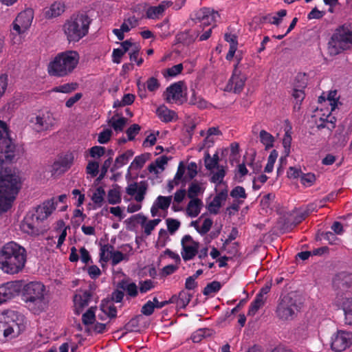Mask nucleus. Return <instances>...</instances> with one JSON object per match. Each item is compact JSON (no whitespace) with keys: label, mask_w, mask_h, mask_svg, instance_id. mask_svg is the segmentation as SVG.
I'll use <instances>...</instances> for the list:
<instances>
[{"label":"nucleus","mask_w":352,"mask_h":352,"mask_svg":"<svg viewBox=\"0 0 352 352\" xmlns=\"http://www.w3.org/2000/svg\"><path fill=\"white\" fill-rule=\"evenodd\" d=\"M22 155V149L10 138L7 124L0 120V214L11 208L23 183L21 175L11 173L5 164L17 162Z\"/></svg>","instance_id":"f257e3e1"},{"label":"nucleus","mask_w":352,"mask_h":352,"mask_svg":"<svg viewBox=\"0 0 352 352\" xmlns=\"http://www.w3.org/2000/svg\"><path fill=\"white\" fill-rule=\"evenodd\" d=\"M27 261L25 249L11 241L6 243L0 250V270L7 274H17L23 271Z\"/></svg>","instance_id":"f03ea898"},{"label":"nucleus","mask_w":352,"mask_h":352,"mask_svg":"<svg viewBox=\"0 0 352 352\" xmlns=\"http://www.w3.org/2000/svg\"><path fill=\"white\" fill-rule=\"evenodd\" d=\"M79 54L74 50L60 52L49 63L48 74L52 76L65 77L71 74L78 65Z\"/></svg>","instance_id":"7ed1b4c3"},{"label":"nucleus","mask_w":352,"mask_h":352,"mask_svg":"<svg viewBox=\"0 0 352 352\" xmlns=\"http://www.w3.org/2000/svg\"><path fill=\"white\" fill-rule=\"evenodd\" d=\"M91 19L85 13L73 14L63 25V31L69 43H76L87 35Z\"/></svg>","instance_id":"20e7f679"},{"label":"nucleus","mask_w":352,"mask_h":352,"mask_svg":"<svg viewBox=\"0 0 352 352\" xmlns=\"http://www.w3.org/2000/svg\"><path fill=\"white\" fill-rule=\"evenodd\" d=\"M45 286L41 282H30L23 290V300L29 309L37 314L45 310L47 305Z\"/></svg>","instance_id":"39448f33"},{"label":"nucleus","mask_w":352,"mask_h":352,"mask_svg":"<svg viewBox=\"0 0 352 352\" xmlns=\"http://www.w3.org/2000/svg\"><path fill=\"white\" fill-rule=\"evenodd\" d=\"M352 49V22L346 23L337 28L329 43V50L332 54Z\"/></svg>","instance_id":"423d86ee"},{"label":"nucleus","mask_w":352,"mask_h":352,"mask_svg":"<svg viewBox=\"0 0 352 352\" xmlns=\"http://www.w3.org/2000/svg\"><path fill=\"white\" fill-rule=\"evenodd\" d=\"M301 304L298 295L294 293L288 294L280 299L276 310V315L283 320H292L299 311Z\"/></svg>","instance_id":"0eeeda50"},{"label":"nucleus","mask_w":352,"mask_h":352,"mask_svg":"<svg viewBox=\"0 0 352 352\" xmlns=\"http://www.w3.org/2000/svg\"><path fill=\"white\" fill-rule=\"evenodd\" d=\"M8 341L17 338L25 329L23 316L14 311L1 313Z\"/></svg>","instance_id":"6e6552de"},{"label":"nucleus","mask_w":352,"mask_h":352,"mask_svg":"<svg viewBox=\"0 0 352 352\" xmlns=\"http://www.w3.org/2000/svg\"><path fill=\"white\" fill-rule=\"evenodd\" d=\"M338 94L336 90L331 91L327 96V99H324L323 97L319 98V101H324V103L329 104L331 107L330 110L327 111V113H323L322 116L320 117V123H317L318 129L327 128L329 129H332L335 127L334 122L333 120H329V118L331 116V111H333L338 104Z\"/></svg>","instance_id":"1a4fd4ad"},{"label":"nucleus","mask_w":352,"mask_h":352,"mask_svg":"<svg viewBox=\"0 0 352 352\" xmlns=\"http://www.w3.org/2000/svg\"><path fill=\"white\" fill-rule=\"evenodd\" d=\"M186 87L183 81L175 82L166 88V100L169 103L182 104L186 101Z\"/></svg>","instance_id":"9d476101"},{"label":"nucleus","mask_w":352,"mask_h":352,"mask_svg":"<svg viewBox=\"0 0 352 352\" xmlns=\"http://www.w3.org/2000/svg\"><path fill=\"white\" fill-rule=\"evenodd\" d=\"M34 16V10L27 8L20 12L13 21L12 27L19 33H26L30 28Z\"/></svg>","instance_id":"9b49d317"},{"label":"nucleus","mask_w":352,"mask_h":352,"mask_svg":"<svg viewBox=\"0 0 352 352\" xmlns=\"http://www.w3.org/2000/svg\"><path fill=\"white\" fill-rule=\"evenodd\" d=\"M352 345V332L339 330L331 337V347L336 352H341Z\"/></svg>","instance_id":"f8f14e48"},{"label":"nucleus","mask_w":352,"mask_h":352,"mask_svg":"<svg viewBox=\"0 0 352 352\" xmlns=\"http://www.w3.org/2000/svg\"><path fill=\"white\" fill-rule=\"evenodd\" d=\"M21 230L31 236H38L43 233L42 222L34 214H28L21 223Z\"/></svg>","instance_id":"ddd939ff"},{"label":"nucleus","mask_w":352,"mask_h":352,"mask_svg":"<svg viewBox=\"0 0 352 352\" xmlns=\"http://www.w3.org/2000/svg\"><path fill=\"white\" fill-rule=\"evenodd\" d=\"M333 285L337 291L336 296L339 294L352 296V274L346 272L338 274L333 280Z\"/></svg>","instance_id":"4468645a"},{"label":"nucleus","mask_w":352,"mask_h":352,"mask_svg":"<svg viewBox=\"0 0 352 352\" xmlns=\"http://www.w3.org/2000/svg\"><path fill=\"white\" fill-rule=\"evenodd\" d=\"M181 254L184 261L192 259L198 253L199 243L189 234L184 235L181 240Z\"/></svg>","instance_id":"2eb2a0df"},{"label":"nucleus","mask_w":352,"mask_h":352,"mask_svg":"<svg viewBox=\"0 0 352 352\" xmlns=\"http://www.w3.org/2000/svg\"><path fill=\"white\" fill-rule=\"evenodd\" d=\"M30 122L38 132L50 130L56 124L54 117L50 112L32 118Z\"/></svg>","instance_id":"dca6fc26"},{"label":"nucleus","mask_w":352,"mask_h":352,"mask_svg":"<svg viewBox=\"0 0 352 352\" xmlns=\"http://www.w3.org/2000/svg\"><path fill=\"white\" fill-rule=\"evenodd\" d=\"M335 304L344 311L345 324L352 326V296L339 294L334 300Z\"/></svg>","instance_id":"f3484780"},{"label":"nucleus","mask_w":352,"mask_h":352,"mask_svg":"<svg viewBox=\"0 0 352 352\" xmlns=\"http://www.w3.org/2000/svg\"><path fill=\"white\" fill-rule=\"evenodd\" d=\"M74 161V156L72 153L60 156L52 165V175H59L65 173L71 168Z\"/></svg>","instance_id":"a211bd4d"},{"label":"nucleus","mask_w":352,"mask_h":352,"mask_svg":"<svg viewBox=\"0 0 352 352\" xmlns=\"http://www.w3.org/2000/svg\"><path fill=\"white\" fill-rule=\"evenodd\" d=\"M22 288L21 281H10L0 285V304L18 295Z\"/></svg>","instance_id":"6ab92c4d"},{"label":"nucleus","mask_w":352,"mask_h":352,"mask_svg":"<svg viewBox=\"0 0 352 352\" xmlns=\"http://www.w3.org/2000/svg\"><path fill=\"white\" fill-rule=\"evenodd\" d=\"M211 33L212 28L210 25H202L200 26V23H196V27L193 30L182 33L178 36V39H184V36L190 34V38L186 43H190L197 37H199V41H206L210 36Z\"/></svg>","instance_id":"aec40b11"},{"label":"nucleus","mask_w":352,"mask_h":352,"mask_svg":"<svg viewBox=\"0 0 352 352\" xmlns=\"http://www.w3.org/2000/svg\"><path fill=\"white\" fill-rule=\"evenodd\" d=\"M218 16L217 12L208 8H202L192 14V19L195 21V23H200V26L202 25H210Z\"/></svg>","instance_id":"412c9836"},{"label":"nucleus","mask_w":352,"mask_h":352,"mask_svg":"<svg viewBox=\"0 0 352 352\" xmlns=\"http://www.w3.org/2000/svg\"><path fill=\"white\" fill-rule=\"evenodd\" d=\"M147 188L148 185L144 181L132 182L126 186V192L133 197L137 202L141 203L144 199Z\"/></svg>","instance_id":"4be33fe9"},{"label":"nucleus","mask_w":352,"mask_h":352,"mask_svg":"<svg viewBox=\"0 0 352 352\" xmlns=\"http://www.w3.org/2000/svg\"><path fill=\"white\" fill-rule=\"evenodd\" d=\"M246 80L245 75L243 74L237 68V65H235L232 77L226 86V90L233 91L234 93H239L242 91Z\"/></svg>","instance_id":"5701e85b"},{"label":"nucleus","mask_w":352,"mask_h":352,"mask_svg":"<svg viewBox=\"0 0 352 352\" xmlns=\"http://www.w3.org/2000/svg\"><path fill=\"white\" fill-rule=\"evenodd\" d=\"M91 298V294L90 292L78 291L74 297V311L76 314H80L82 310L88 306L89 302Z\"/></svg>","instance_id":"b1692460"},{"label":"nucleus","mask_w":352,"mask_h":352,"mask_svg":"<svg viewBox=\"0 0 352 352\" xmlns=\"http://www.w3.org/2000/svg\"><path fill=\"white\" fill-rule=\"evenodd\" d=\"M56 204L57 201H55L54 199L48 200L44 202L42 206H38L34 214L42 222L52 214L56 209Z\"/></svg>","instance_id":"393cba45"},{"label":"nucleus","mask_w":352,"mask_h":352,"mask_svg":"<svg viewBox=\"0 0 352 352\" xmlns=\"http://www.w3.org/2000/svg\"><path fill=\"white\" fill-rule=\"evenodd\" d=\"M65 10V5L62 1H54L49 7L43 9V14L47 19L60 16Z\"/></svg>","instance_id":"a878e982"},{"label":"nucleus","mask_w":352,"mask_h":352,"mask_svg":"<svg viewBox=\"0 0 352 352\" xmlns=\"http://www.w3.org/2000/svg\"><path fill=\"white\" fill-rule=\"evenodd\" d=\"M138 25V20L135 16H130L124 20L119 29H113V33L117 36L118 39L122 41L124 38V33L129 32L131 29Z\"/></svg>","instance_id":"bb28decb"},{"label":"nucleus","mask_w":352,"mask_h":352,"mask_svg":"<svg viewBox=\"0 0 352 352\" xmlns=\"http://www.w3.org/2000/svg\"><path fill=\"white\" fill-rule=\"evenodd\" d=\"M221 134V133L217 127L209 128L207 131H201L200 135L204 137V140L199 147V150L204 148L211 147L216 140V136H219Z\"/></svg>","instance_id":"cd10ccee"},{"label":"nucleus","mask_w":352,"mask_h":352,"mask_svg":"<svg viewBox=\"0 0 352 352\" xmlns=\"http://www.w3.org/2000/svg\"><path fill=\"white\" fill-rule=\"evenodd\" d=\"M171 3L168 1H164L157 6H152L147 9L146 12V17L151 19H157L164 13V10L170 6Z\"/></svg>","instance_id":"c85d7f7f"},{"label":"nucleus","mask_w":352,"mask_h":352,"mask_svg":"<svg viewBox=\"0 0 352 352\" xmlns=\"http://www.w3.org/2000/svg\"><path fill=\"white\" fill-rule=\"evenodd\" d=\"M118 287L122 289L123 292L126 293V296L129 298H135L138 295V286L135 283L129 280L120 281Z\"/></svg>","instance_id":"c756f323"},{"label":"nucleus","mask_w":352,"mask_h":352,"mask_svg":"<svg viewBox=\"0 0 352 352\" xmlns=\"http://www.w3.org/2000/svg\"><path fill=\"white\" fill-rule=\"evenodd\" d=\"M192 295L186 290H182L178 295L171 296L173 303H175L177 308L184 309L190 302Z\"/></svg>","instance_id":"7c9ffc66"},{"label":"nucleus","mask_w":352,"mask_h":352,"mask_svg":"<svg viewBox=\"0 0 352 352\" xmlns=\"http://www.w3.org/2000/svg\"><path fill=\"white\" fill-rule=\"evenodd\" d=\"M203 206V201L200 199H190L186 206V213L190 217H196L201 212Z\"/></svg>","instance_id":"2f4dec72"},{"label":"nucleus","mask_w":352,"mask_h":352,"mask_svg":"<svg viewBox=\"0 0 352 352\" xmlns=\"http://www.w3.org/2000/svg\"><path fill=\"white\" fill-rule=\"evenodd\" d=\"M168 157L162 155L157 157L153 162H152L148 167V170L150 173H153L155 175H158L164 171L165 165L168 162Z\"/></svg>","instance_id":"473e14b6"},{"label":"nucleus","mask_w":352,"mask_h":352,"mask_svg":"<svg viewBox=\"0 0 352 352\" xmlns=\"http://www.w3.org/2000/svg\"><path fill=\"white\" fill-rule=\"evenodd\" d=\"M140 221H138L141 225L142 228L144 230V233L146 236H149L155 228L161 221L160 219H155L150 221H146V218L144 216L139 214Z\"/></svg>","instance_id":"72a5a7b5"},{"label":"nucleus","mask_w":352,"mask_h":352,"mask_svg":"<svg viewBox=\"0 0 352 352\" xmlns=\"http://www.w3.org/2000/svg\"><path fill=\"white\" fill-rule=\"evenodd\" d=\"M204 190V184L195 180L190 184L188 188L187 195L190 199H198L197 197L202 195Z\"/></svg>","instance_id":"f704fd0d"},{"label":"nucleus","mask_w":352,"mask_h":352,"mask_svg":"<svg viewBox=\"0 0 352 352\" xmlns=\"http://www.w3.org/2000/svg\"><path fill=\"white\" fill-rule=\"evenodd\" d=\"M157 114L160 119L165 122H171L177 118L176 113L162 105L157 108Z\"/></svg>","instance_id":"c9c22d12"},{"label":"nucleus","mask_w":352,"mask_h":352,"mask_svg":"<svg viewBox=\"0 0 352 352\" xmlns=\"http://www.w3.org/2000/svg\"><path fill=\"white\" fill-rule=\"evenodd\" d=\"M266 298L263 296L262 293H258L254 301L250 304L248 315L254 316L258 310L261 308L265 302Z\"/></svg>","instance_id":"e433bc0d"},{"label":"nucleus","mask_w":352,"mask_h":352,"mask_svg":"<svg viewBox=\"0 0 352 352\" xmlns=\"http://www.w3.org/2000/svg\"><path fill=\"white\" fill-rule=\"evenodd\" d=\"M212 223L213 222L211 219L206 218L201 226L199 225L197 221H192L191 226H193L201 235H204L209 232Z\"/></svg>","instance_id":"4c0bfd02"},{"label":"nucleus","mask_w":352,"mask_h":352,"mask_svg":"<svg viewBox=\"0 0 352 352\" xmlns=\"http://www.w3.org/2000/svg\"><path fill=\"white\" fill-rule=\"evenodd\" d=\"M184 69L182 63H179L172 66L171 67L166 68L162 72L163 76L165 78H173L177 76L182 73Z\"/></svg>","instance_id":"58836bf2"},{"label":"nucleus","mask_w":352,"mask_h":352,"mask_svg":"<svg viewBox=\"0 0 352 352\" xmlns=\"http://www.w3.org/2000/svg\"><path fill=\"white\" fill-rule=\"evenodd\" d=\"M259 138L265 149L267 150L274 146L275 139L274 136L267 131L261 130L259 133Z\"/></svg>","instance_id":"ea45409f"},{"label":"nucleus","mask_w":352,"mask_h":352,"mask_svg":"<svg viewBox=\"0 0 352 352\" xmlns=\"http://www.w3.org/2000/svg\"><path fill=\"white\" fill-rule=\"evenodd\" d=\"M287 11L285 10H280L278 12H276L274 15L267 14L263 17V21H267L270 23L278 25L282 19L286 16Z\"/></svg>","instance_id":"a19ab883"},{"label":"nucleus","mask_w":352,"mask_h":352,"mask_svg":"<svg viewBox=\"0 0 352 352\" xmlns=\"http://www.w3.org/2000/svg\"><path fill=\"white\" fill-rule=\"evenodd\" d=\"M173 197L172 196H158L155 201L153 203V205L157 206L159 208L163 210H166L172 201Z\"/></svg>","instance_id":"79ce46f5"},{"label":"nucleus","mask_w":352,"mask_h":352,"mask_svg":"<svg viewBox=\"0 0 352 352\" xmlns=\"http://www.w3.org/2000/svg\"><path fill=\"white\" fill-rule=\"evenodd\" d=\"M114 251V248L111 245L107 244L101 246L100 252V259L104 262L110 261Z\"/></svg>","instance_id":"37998d69"},{"label":"nucleus","mask_w":352,"mask_h":352,"mask_svg":"<svg viewBox=\"0 0 352 352\" xmlns=\"http://www.w3.org/2000/svg\"><path fill=\"white\" fill-rule=\"evenodd\" d=\"M190 103L192 105L197 106L199 109H206L209 104L203 98L199 96H197L195 90H192V94L190 98Z\"/></svg>","instance_id":"c03bdc74"},{"label":"nucleus","mask_w":352,"mask_h":352,"mask_svg":"<svg viewBox=\"0 0 352 352\" xmlns=\"http://www.w3.org/2000/svg\"><path fill=\"white\" fill-rule=\"evenodd\" d=\"M105 191L102 187L98 188L93 193L91 200L96 207L100 208L102 206Z\"/></svg>","instance_id":"a18cd8bd"},{"label":"nucleus","mask_w":352,"mask_h":352,"mask_svg":"<svg viewBox=\"0 0 352 352\" xmlns=\"http://www.w3.org/2000/svg\"><path fill=\"white\" fill-rule=\"evenodd\" d=\"M156 284L157 283L151 279L140 280L138 285L139 292L141 294H145L154 289L156 286Z\"/></svg>","instance_id":"49530a36"},{"label":"nucleus","mask_w":352,"mask_h":352,"mask_svg":"<svg viewBox=\"0 0 352 352\" xmlns=\"http://www.w3.org/2000/svg\"><path fill=\"white\" fill-rule=\"evenodd\" d=\"M78 87V84L76 82H70L65 83L64 85H61L57 87H55L52 89L53 92H58V93H64L69 94L74 90H76Z\"/></svg>","instance_id":"de8ad7c7"},{"label":"nucleus","mask_w":352,"mask_h":352,"mask_svg":"<svg viewBox=\"0 0 352 352\" xmlns=\"http://www.w3.org/2000/svg\"><path fill=\"white\" fill-rule=\"evenodd\" d=\"M226 175V170L223 166H217V171L212 172V176L210 179L211 182L219 184L223 182Z\"/></svg>","instance_id":"09e8293b"},{"label":"nucleus","mask_w":352,"mask_h":352,"mask_svg":"<svg viewBox=\"0 0 352 352\" xmlns=\"http://www.w3.org/2000/svg\"><path fill=\"white\" fill-rule=\"evenodd\" d=\"M219 162V155L214 154L212 157H210L209 153H207L205 156V166L206 169L212 170L214 168H217Z\"/></svg>","instance_id":"8fccbe9b"},{"label":"nucleus","mask_w":352,"mask_h":352,"mask_svg":"<svg viewBox=\"0 0 352 352\" xmlns=\"http://www.w3.org/2000/svg\"><path fill=\"white\" fill-rule=\"evenodd\" d=\"M230 196L236 201H243L247 197L245 190L243 187L238 186L234 187L230 192Z\"/></svg>","instance_id":"3c124183"},{"label":"nucleus","mask_w":352,"mask_h":352,"mask_svg":"<svg viewBox=\"0 0 352 352\" xmlns=\"http://www.w3.org/2000/svg\"><path fill=\"white\" fill-rule=\"evenodd\" d=\"M126 123V118L121 117V118H115L113 117L109 120V124L113 128V129L116 131H122Z\"/></svg>","instance_id":"603ef678"},{"label":"nucleus","mask_w":352,"mask_h":352,"mask_svg":"<svg viewBox=\"0 0 352 352\" xmlns=\"http://www.w3.org/2000/svg\"><path fill=\"white\" fill-rule=\"evenodd\" d=\"M221 284L219 281L214 280L208 283L204 289L203 294L206 296L217 293L221 288Z\"/></svg>","instance_id":"864d4df0"},{"label":"nucleus","mask_w":352,"mask_h":352,"mask_svg":"<svg viewBox=\"0 0 352 352\" xmlns=\"http://www.w3.org/2000/svg\"><path fill=\"white\" fill-rule=\"evenodd\" d=\"M95 307H91L82 316V321L84 324L89 325L93 324L95 321Z\"/></svg>","instance_id":"5fc2aeb1"},{"label":"nucleus","mask_w":352,"mask_h":352,"mask_svg":"<svg viewBox=\"0 0 352 352\" xmlns=\"http://www.w3.org/2000/svg\"><path fill=\"white\" fill-rule=\"evenodd\" d=\"M121 195L118 190L111 189L107 193L108 203L112 205L120 204L121 202Z\"/></svg>","instance_id":"6e6d98bb"},{"label":"nucleus","mask_w":352,"mask_h":352,"mask_svg":"<svg viewBox=\"0 0 352 352\" xmlns=\"http://www.w3.org/2000/svg\"><path fill=\"white\" fill-rule=\"evenodd\" d=\"M134 153L132 150H128L125 153L119 155L116 159V164L118 167H121L126 164L133 157Z\"/></svg>","instance_id":"4d7b16f0"},{"label":"nucleus","mask_w":352,"mask_h":352,"mask_svg":"<svg viewBox=\"0 0 352 352\" xmlns=\"http://www.w3.org/2000/svg\"><path fill=\"white\" fill-rule=\"evenodd\" d=\"M210 336V330L208 329H200L195 331L192 336L191 339L193 342L198 343L202 340L203 338Z\"/></svg>","instance_id":"13d9d810"},{"label":"nucleus","mask_w":352,"mask_h":352,"mask_svg":"<svg viewBox=\"0 0 352 352\" xmlns=\"http://www.w3.org/2000/svg\"><path fill=\"white\" fill-rule=\"evenodd\" d=\"M186 195V191L185 189H180L177 190L173 197V208L175 211H177L179 209L177 208L176 204H181Z\"/></svg>","instance_id":"bf43d9fd"},{"label":"nucleus","mask_w":352,"mask_h":352,"mask_svg":"<svg viewBox=\"0 0 352 352\" xmlns=\"http://www.w3.org/2000/svg\"><path fill=\"white\" fill-rule=\"evenodd\" d=\"M135 100V96L131 94H124L121 100H117L114 102L113 107H123L131 104Z\"/></svg>","instance_id":"052dcab7"},{"label":"nucleus","mask_w":352,"mask_h":352,"mask_svg":"<svg viewBox=\"0 0 352 352\" xmlns=\"http://www.w3.org/2000/svg\"><path fill=\"white\" fill-rule=\"evenodd\" d=\"M278 157V152L276 150H273L268 158H267V163L265 167V173H271L273 170L274 165L276 162V160Z\"/></svg>","instance_id":"680f3d73"},{"label":"nucleus","mask_w":352,"mask_h":352,"mask_svg":"<svg viewBox=\"0 0 352 352\" xmlns=\"http://www.w3.org/2000/svg\"><path fill=\"white\" fill-rule=\"evenodd\" d=\"M168 231L170 234H173L180 227V221L177 219L168 218L166 220Z\"/></svg>","instance_id":"e2e57ef3"},{"label":"nucleus","mask_w":352,"mask_h":352,"mask_svg":"<svg viewBox=\"0 0 352 352\" xmlns=\"http://www.w3.org/2000/svg\"><path fill=\"white\" fill-rule=\"evenodd\" d=\"M129 255L122 254L120 251H114L112 257H111L110 258V260L111 261L112 265L115 266L122 261H127L129 258Z\"/></svg>","instance_id":"0e129e2a"},{"label":"nucleus","mask_w":352,"mask_h":352,"mask_svg":"<svg viewBox=\"0 0 352 352\" xmlns=\"http://www.w3.org/2000/svg\"><path fill=\"white\" fill-rule=\"evenodd\" d=\"M316 181L315 175L313 173L302 174L300 176V182L305 186H312Z\"/></svg>","instance_id":"69168bd1"},{"label":"nucleus","mask_w":352,"mask_h":352,"mask_svg":"<svg viewBox=\"0 0 352 352\" xmlns=\"http://www.w3.org/2000/svg\"><path fill=\"white\" fill-rule=\"evenodd\" d=\"M101 311L109 318H114L117 315L116 308L113 305L102 304L101 307Z\"/></svg>","instance_id":"338daca9"},{"label":"nucleus","mask_w":352,"mask_h":352,"mask_svg":"<svg viewBox=\"0 0 352 352\" xmlns=\"http://www.w3.org/2000/svg\"><path fill=\"white\" fill-rule=\"evenodd\" d=\"M146 161V157L144 155H138L135 157L133 161L131 162L129 168L131 169H140L143 167L144 164Z\"/></svg>","instance_id":"774afa93"}]
</instances>
